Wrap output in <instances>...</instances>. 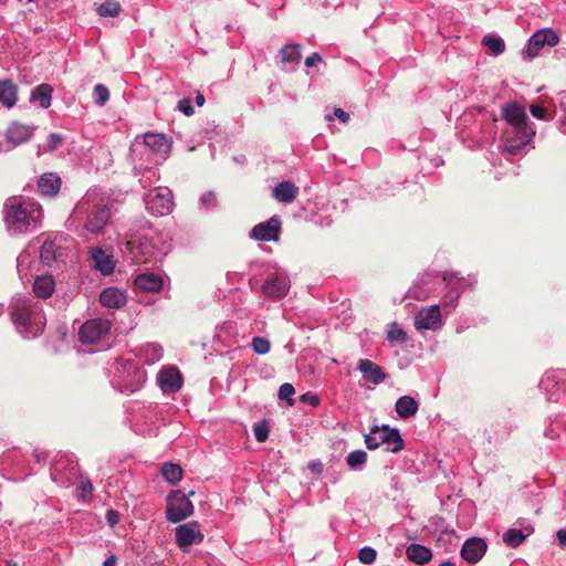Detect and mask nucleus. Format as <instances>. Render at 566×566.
Returning <instances> with one entry per match:
<instances>
[{"instance_id": "obj_55", "label": "nucleus", "mask_w": 566, "mask_h": 566, "mask_svg": "<svg viewBox=\"0 0 566 566\" xmlns=\"http://www.w3.org/2000/svg\"><path fill=\"white\" fill-rule=\"evenodd\" d=\"M193 494H195V491H190V492H189L188 494H186V495L189 497V496H193Z\"/></svg>"}, {"instance_id": "obj_54", "label": "nucleus", "mask_w": 566, "mask_h": 566, "mask_svg": "<svg viewBox=\"0 0 566 566\" xmlns=\"http://www.w3.org/2000/svg\"><path fill=\"white\" fill-rule=\"evenodd\" d=\"M439 566H454V564L450 560H446V562L441 563Z\"/></svg>"}, {"instance_id": "obj_19", "label": "nucleus", "mask_w": 566, "mask_h": 566, "mask_svg": "<svg viewBox=\"0 0 566 566\" xmlns=\"http://www.w3.org/2000/svg\"><path fill=\"white\" fill-rule=\"evenodd\" d=\"M298 195V187L291 181H282L277 184L273 190L272 196L280 202L290 203L296 199Z\"/></svg>"}, {"instance_id": "obj_8", "label": "nucleus", "mask_w": 566, "mask_h": 566, "mask_svg": "<svg viewBox=\"0 0 566 566\" xmlns=\"http://www.w3.org/2000/svg\"><path fill=\"white\" fill-rule=\"evenodd\" d=\"M559 42V36L552 29H542L536 31L527 43V55L535 57L539 54L541 50L545 46H555Z\"/></svg>"}, {"instance_id": "obj_14", "label": "nucleus", "mask_w": 566, "mask_h": 566, "mask_svg": "<svg viewBox=\"0 0 566 566\" xmlns=\"http://www.w3.org/2000/svg\"><path fill=\"white\" fill-rule=\"evenodd\" d=\"M262 291L268 297L281 298L287 294L289 284L284 277L270 274L263 283Z\"/></svg>"}, {"instance_id": "obj_1", "label": "nucleus", "mask_w": 566, "mask_h": 566, "mask_svg": "<svg viewBox=\"0 0 566 566\" xmlns=\"http://www.w3.org/2000/svg\"><path fill=\"white\" fill-rule=\"evenodd\" d=\"M42 219L41 206L31 199L10 197L4 202V221L15 233H25L39 227Z\"/></svg>"}, {"instance_id": "obj_44", "label": "nucleus", "mask_w": 566, "mask_h": 566, "mask_svg": "<svg viewBox=\"0 0 566 566\" xmlns=\"http://www.w3.org/2000/svg\"><path fill=\"white\" fill-rule=\"evenodd\" d=\"M177 108L182 112L186 116H191L195 113L193 107L191 106L190 98H182L178 102Z\"/></svg>"}, {"instance_id": "obj_27", "label": "nucleus", "mask_w": 566, "mask_h": 566, "mask_svg": "<svg viewBox=\"0 0 566 566\" xmlns=\"http://www.w3.org/2000/svg\"><path fill=\"white\" fill-rule=\"evenodd\" d=\"M52 92L53 87L50 84H40L31 92L30 99L39 101L41 107L49 108L51 105Z\"/></svg>"}, {"instance_id": "obj_29", "label": "nucleus", "mask_w": 566, "mask_h": 566, "mask_svg": "<svg viewBox=\"0 0 566 566\" xmlns=\"http://www.w3.org/2000/svg\"><path fill=\"white\" fill-rule=\"evenodd\" d=\"M12 321L20 326H28L31 319V310L28 305L17 303L11 308Z\"/></svg>"}, {"instance_id": "obj_18", "label": "nucleus", "mask_w": 566, "mask_h": 566, "mask_svg": "<svg viewBox=\"0 0 566 566\" xmlns=\"http://www.w3.org/2000/svg\"><path fill=\"white\" fill-rule=\"evenodd\" d=\"M32 136V128L20 123H12L7 129L8 140L14 145H21Z\"/></svg>"}, {"instance_id": "obj_32", "label": "nucleus", "mask_w": 566, "mask_h": 566, "mask_svg": "<svg viewBox=\"0 0 566 566\" xmlns=\"http://www.w3.org/2000/svg\"><path fill=\"white\" fill-rule=\"evenodd\" d=\"M122 11V6L115 0H105L96 8V12L102 17H117Z\"/></svg>"}, {"instance_id": "obj_51", "label": "nucleus", "mask_w": 566, "mask_h": 566, "mask_svg": "<svg viewBox=\"0 0 566 566\" xmlns=\"http://www.w3.org/2000/svg\"><path fill=\"white\" fill-rule=\"evenodd\" d=\"M556 537L560 547L566 546V530L560 528L556 533Z\"/></svg>"}, {"instance_id": "obj_50", "label": "nucleus", "mask_w": 566, "mask_h": 566, "mask_svg": "<svg viewBox=\"0 0 566 566\" xmlns=\"http://www.w3.org/2000/svg\"><path fill=\"white\" fill-rule=\"evenodd\" d=\"M334 115L339 119L342 120L343 123H347L349 120V114L347 112H345L344 109L342 108H335L334 109Z\"/></svg>"}, {"instance_id": "obj_39", "label": "nucleus", "mask_w": 566, "mask_h": 566, "mask_svg": "<svg viewBox=\"0 0 566 566\" xmlns=\"http://www.w3.org/2000/svg\"><path fill=\"white\" fill-rule=\"evenodd\" d=\"M294 394H295V389H294L293 385H291L289 382H284L283 385L280 386L279 398L281 400H286L290 406L294 405V400L292 399V396Z\"/></svg>"}, {"instance_id": "obj_9", "label": "nucleus", "mask_w": 566, "mask_h": 566, "mask_svg": "<svg viewBox=\"0 0 566 566\" xmlns=\"http://www.w3.org/2000/svg\"><path fill=\"white\" fill-rule=\"evenodd\" d=\"M125 253L135 263H146L153 255V245L146 238H134L126 241Z\"/></svg>"}, {"instance_id": "obj_15", "label": "nucleus", "mask_w": 566, "mask_h": 566, "mask_svg": "<svg viewBox=\"0 0 566 566\" xmlns=\"http://www.w3.org/2000/svg\"><path fill=\"white\" fill-rule=\"evenodd\" d=\"M358 369L363 377L373 385H379L386 379L384 369L369 359H359Z\"/></svg>"}, {"instance_id": "obj_38", "label": "nucleus", "mask_w": 566, "mask_h": 566, "mask_svg": "<svg viewBox=\"0 0 566 566\" xmlns=\"http://www.w3.org/2000/svg\"><path fill=\"white\" fill-rule=\"evenodd\" d=\"M252 348L259 355H265L271 348V343L265 337L255 336L252 339Z\"/></svg>"}, {"instance_id": "obj_23", "label": "nucleus", "mask_w": 566, "mask_h": 566, "mask_svg": "<svg viewBox=\"0 0 566 566\" xmlns=\"http://www.w3.org/2000/svg\"><path fill=\"white\" fill-rule=\"evenodd\" d=\"M61 188V179L57 175L49 172L41 176L38 189L43 196H54Z\"/></svg>"}, {"instance_id": "obj_49", "label": "nucleus", "mask_w": 566, "mask_h": 566, "mask_svg": "<svg viewBox=\"0 0 566 566\" xmlns=\"http://www.w3.org/2000/svg\"><path fill=\"white\" fill-rule=\"evenodd\" d=\"M322 61H323V59H322L321 54H318L317 52H314L305 59V66L313 67L316 64L321 63Z\"/></svg>"}, {"instance_id": "obj_17", "label": "nucleus", "mask_w": 566, "mask_h": 566, "mask_svg": "<svg viewBox=\"0 0 566 566\" xmlns=\"http://www.w3.org/2000/svg\"><path fill=\"white\" fill-rule=\"evenodd\" d=\"M134 285L143 292H158L163 286V279L155 273H144L136 276Z\"/></svg>"}, {"instance_id": "obj_34", "label": "nucleus", "mask_w": 566, "mask_h": 566, "mask_svg": "<svg viewBox=\"0 0 566 566\" xmlns=\"http://www.w3.org/2000/svg\"><path fill=\"white\" fill-rule=\"evenodd\" d=\"M525 538L526 535L523 533V531L517 528H509L502 536L503 542L513 548L520 546Z\"/></svg>"}, {"instance_id": "obj_47", "label": "nucleus", "mask_w": 566, "mask_h": 566, "mask_svg": "<svg viewBox=\"0 0 566 566\" xmlns=\"http://www.w3.org/2000/svg\"><path fill=\"white\" fill-rule=\"evenodd\" d=\"M120 520V514L115 510H107L106 521L109 526H115Z\"/></svg>"}, {"instance_id": "obj_37", "label": "nucleus", "mask_w": 566, "mask_h": 566, "mask_svg": "<svg viewBox=\"0 0 566 566\" xmlns=\"http://www.w3.org/2000/svg\"><path fill=\"white\" fill-rule=\"evenodd\" d=\"M366 461L367 453L364 450L352 451L346 458V462L352 469H356L358 465L366 463Z\"/></svg>"}, {"instance_id": "obj_28", "label": "nucleus", "mask_w": 566, "mask_h": 566, "mask_svg": "<svg viewBox=\"0 0 566 566\" xmlns=\"http://www.w3.org/2000/svg\"><path fill=\"white\" fill-rule=\"evenodd\" d=\"M161 475L172 485L178 484L182 479V469L179 464L166 462L161 467Z\"/></svg>"}, {"instance_id": "obj_42", "label": "nucleus", "mask_w": 566, "mask_h": 566, "mask_svg": "<svg viewBox=\"0 0 566 566\" xmlns=\"http://www.w3.org/2000/svg\"><path fill=\"white\" fill-rule=\"evenodd\" d=\"M253 433L258 442H264L269 438V429L265 423H256L253 427Z\"/></svg>"}, {"instance_id": "obj_40", "label": "nucleus", "mask_w": 566, "mask_h": 566, "mask_svg": "<svg viewBox=\"0 0 566 566\" xmlns=\"http://www.w3.org/2000/svg\"><path fill=\"white\" fill-rule=\"evenodd\" d=\"M377 556L376 551L373 547L365 546L358 553V559L360 563L369 565L375 562Z\"/></svg>"}, {"instance_id": "obj_22", "label": "nucleus", "mask_w": 566, "mask_h": 566, "mask_svg": "<svg viewBox=\"0 0 566 566\" xmlns=\"http://www.w3.org/2000/svg\"><path fill=\"white\" fill-rule=\"evenodd\" d=\"M18 101V86L11 80L0 81V103L11 108Z\"/></svg>"}, {"instance_id": "obj_46", "label": "nucleus", "mask_w": 566, "mask_h": 566, "mask_svg": "<svg viewBox=\"0 0 566 566\" xmlns=\"http://www.w3.org/2000/svg\"><path fill=\"white\" fill-rule=\"evenodd\" d=\"M530 112L534 117H536L538 119H545V116H546L545 107L537 105V104H532L530 106Z\"/></svg>"}, {"instance_id": "obj_12", "label": "nucleus", "mask_w": 566, "mask_h": 566, "mask_svg": "<svg viewBox=\"0 0 566 566\" xmlns=\"http://www.w3.org/2000/svg\"><path fill=\"white\" fill-rule=\"evenodd\" d=\"M111 219V209L107 206L96 207L85 222V230L92 234H99Z\"/></svg>"}, {"instance_id": "obj_26", "label": "nucleus", "mask_w": 566, "mask_h": 566, "mask_svg": "<svg viewBox=\"0 0 566 566\" xmlns=\"http://www.w3.org/2000/svg\"><path fill=\"white\" fill-rule=\"evenodd\" d=\"M418 408L419 405L417 400L410 396H402L396 402V412L402 419H408L415 416Z\"/></svg>"}, {"instance_id": "obj_3", "label": "nucleus", "mask_w": 566, "mask_h": 566, "mask_svg": "<svg viewBox=\"0 0 566 566\" xmlns=\"http://www.w3.org/2000/svg\"><path fill=\"white\" fill-rule=\"evenodd\" d=\"M195 512L192 502L180 490L169 492L166 497V520L170 523H179Z\"/></svg>"}, {"instance_id": "obj_11", "label": "nucleus", "mask_w": 566, "mask_h": 566, "mask_svg": "<svg viewBox=\"0 0 566 566\" xmlns=\"http://www.w3.org/2000/svg\"><path fill=\"white\" fill-rule=\"evenodd\" d=\"M488 549V544L483 538L471 537L464 542L460 551L461 557L468 563L475 564L482 559Z\"/></svg>"}, {"instance_id": "obj_48", "label": "nucleus", "mask_w": 566, "mask_h": 566, "mask_svg": "<svg viewBox=\"0 0 566 566\" xmlns=\"http://www.w3.org/2000/svg\"><path fill=\"white\" fill-rule=\"evenodd\" d=\"M300 400L303 402H308L311 406L316 407L319 403V398L317 395H313L311 392L303 394L300 397Z\"/></svg>"}, {"instance_id": "obj_36", "label": "nucleus", "mask_w": 566, "mask_h": 566, "mask_svg": "<svg viewBox=\"0 0 566 566\" xmlns=\"http://www.w3.org/2000/svg\"><path fill=\"white\" fill-rule=\"evenodd\" d=\"M387 338L389 340L405 343L408 339L407 333L398 325V323L394 322L389 325V329L387 332Z\"/></svg>"}, {"instance_id": "obj_7", "label": "nucleus", "mask_w": 566, "mask_h": 566, "mask_svg": "<svg viewBox=\"0 0 566 566\" xmlns=\"http://www.w3.org/2000/svg\"><path fill=\"white\" fill-rule=\"evenodd\" d=\"M176 543L182 552H187L193 544H200L203 541V534L200 531L198 522L181 524L175 530Z\"/></svg>"}, {"instance_id": "obj_10", "label": "nucleus", "mask_w": 566, "mask_h": 566, "mask_svg": "<svg viewBox=\"0 0 566 566\" xmlns=\"http://www.w3.org/2000/svg\"><path fill=\"white\" fill-rule=\"evenodd\" d=\"M441 325V312L439 305L421 308L415 317V327L418 331L437 329Z\"/></svg>"}, {"instance_id": "obj_13", "label": "nucleus", "mask_w": 566, "mask_h": 566, "mask_svg": "<svg viewBox=\"0 0 566 566\" xmlns=\"http://www.w3.org/2000/svg\"><path fill=\"white\" fill-rule=\"evenodd\" d=\"M281 228L280 219L274 216L266 222H261L252 229V237L261 241H276Z\"/></svg>"}, {"instance_id": "obj_6", "label": "nucleus", "mask_w": 566, "mask_h": 566, "mask_svg": "<svg viewBox=\"0 0 566 566\" xmlns=\"http://www.w3.org/2000/svg\"><path fill=\"white\" fill-rule=\"evenodd\" d=\"M109 331V321L102 318L91 319L84 323L80 328L78 338L82 344H96L103 339Z\"/></svg>"}, {"instance_id": "obj_33", "label": "nucleus", "mask_w": 566, "mask_h": 566, "mask_svg": "<svg viewBox=\"0 0 566 566\" xmlns=\"http://www.w3.org/2000/svg\"><path fill=\"white\" fill-rule=\"evenodd\" d=\"M41 262L51 265L56 259V248L52 240H45L40 250Z\"/></svg>"}, {"instance_id": "obj_4", "label": "nucleus", "mask_w": 566, "mask_h": 566, "mask_svg": "<svg viewBox=\"0 0 566 566\" xmlns=\"http://www.w3.org/2000/svg\"><path fill=\"white\" fill-rule=\"evenodd\" d=\"M365 443L369 450H375L381 444L394 443L390 449L392 453H398L403 449V440L398 429H390L388 426H374L370 432L365 436Z\"/></svg>"}, {"instance_id": "obj_35", "label": "nucleus", "mask_w": 566, "mask_h": 566, "mask_svg": "<svg viewBox=\"0 0 566 566\" xmlns=\"http://www.w3.org/2000/svg\"><path fill=\"white\" fill-rule=\"evenodd\" d=\"M482 44L486 46L493 55H500L505 51V43L500 36L485 35Z\"/></svg>"}, {"instance_id": "obj_30", "label": "nucleus", "mask_w": 566, "mask_h": 566, "mask_svg": "<svg viewBox=\"0 0 566 566\" xmlns=\"http://www.w3.org/2000/svg\"><path fill=\"white\" fill-rule=\"evenodd\" d=\"M144 144L156 153L165 151L168 148L167 138L163 134H145Z\"/></svg>"}, {"instance_id": "obj_41", "label": "nucleus", "mask_w": 566, "mask_h": 566, "mask_svg": "<svg viewBox=\"0 0 566 566\" xmlns=\"http://www.w3.org/2000/svg\"><path fill=\"white\" fill-rule=\"evenodd\" d=\"M94 95L96 96V104L99 106H103L109 99V91L103 84L95 85Z\"/></svg>"}, {"instance_id": "obj_45", "label": "nucleus", "mask_w": 566, "mask_h": 566, "mask_svg": "<svg viewBox=\"0 0 566 566\" xmlns=\"http://www.w3.org/2000/svg\"><path fill=\"white\" fill-rule=\"evenodd\" d=\"M62 144V137L59 134H51L48 137L46 150H55Z\"/></svg>"}, {"instance_id": "obj_53", "label": "nucleus", "mask_w": 566, "mask_h": 566, "mask_svg": "<svg viewBox=\"0 0 566 566\" xmlns=\"http://www.w3.org/2000/svg\"><path fill=\"white\" fill-rule=\"evenodd\" d=\"M205 102H206L205 96H203L200 92H198V93H197V96H196V104H197L199 107H201V106H203V105H205Z\"/></svg>"}, {"instance_id": "obj_2", "label": "nucleus", "mask_w": 566, "mask_h": 566, "mask_svg": "<svg viewBox=\"0 0 566 566\" xmlns=\"http://www.w3.org/2000/svg\"><path fill=\"white\" fill-rule=\"evenodd\" d=\"M503 119L513 127L515 138H507L506 149L510 154L516 155L525 147L535 135V130L528 123L525 108L517 103H507L502 107Z\"/></svg>"}, {"instance_id": "obj_21", "label": "nucleus", "mask_w": 566, "mask_h": 566, "mask_svg": "<svg viewBox=\"0 0 566 566\" xmlns=\"http://www.w3.org/2000/svg\"><path fill=\"white\" fill-rule=\"evenodd\" d=\"M99 302L109 308H120L126 303V296L117 287H107L101 293Z\"/></svg>"}, {"instance_id": "obj_20", "label": "nucleus", "mask_w": 566, "mask_h": 566, "mask_svg": "<svg viewBox=\"0 0 566 566\" xmlns=\"http://www.w3.org/2000/svg\"><path fill=\"white\" fill-rule=\"evenodd\" d=\"M92 260L94 261V268L104 275L111 274L115 269L113 255L107 254L99 248L92 250Z\"/></svg>"}, {"instance_id": "obj_24", "label": "nucleus", "mask_w": 566, "mask_h": 566, "mask_svg": "<svg viewBox=\"0 0 566 566\" xmlns=\"http://www.w3.org/2000/svg\"><path fill=\"white\" fill-rule=\"evenodd\" d=\"M55 287V282L51 275L38 276L33 283V292L39 298H49Z\"/></svg>"}, {"instance_id": "obj_43", "label": "nucleus", "mask_w": 566, "mask_h": 566, "mask_svg": "<svg viewBox=\"0 0 566 566\" xmlns=\"http://www.w3.org/2000/svg\"><path fill=\"white\" fill-rule=\"evenodd\" d=\"M78 496L82 497L84 501L87 500V497H91L92 496V493H93V485L92 483L86 480V481H81L80 483V486H78Z\"/></svg>"}, {"instance_id": "obj_5", "label": "nucleus", "mask_w": 566, "mask_h": 566, "mask_svg": "<svg viewBox=\"0 0 566 566\" xmlns=\"http://www.w3.org/2000/svg\"><path fill=\"white\" fill-rule=\"evenodd\" d=\"M145 205L150 214L167 216L172 211L174 206L171 191L168 188H155L146 195Z\"/></svg>"}, {"instance_id": "obj_31", "label": "nucleus", "mask_w": 566, "mask_h": 566, "mask_svg": "<svg viewBox=\"0 0 566 566\" xmlns=\"http://www.w3.org/2000/svg\"><path fill=\"white\" fill-rule=\"evenodd\" d=\"M281 62L297 63L302 59L300 44H286L280 50Z\"/></svg>"}, {"instance_id": "obj_52", "label": "nucleus", "mask_w": 566, "mask_h": 566, "mask_svg": "<svg viewBox=\"0 0 566 566\" xmlns=\"http://www.w3.org/2000/svg\"><path fill=\"white\" fill-rule=\"evenodd\" d=\"M117 562V558L115 555H111L103 563V566H115Z\"/></svg>"}, {"instance_id": "obj_25", "label": "nucleus", "mask_w": 566, "mask_h": 566, "mask_svg": "<svg viewBox=\"0 0 566 566\" xmlns=\"http://www.w3.org/2000/svg\"><path fill=\"white\" fill-rule=\"evenodd\" d=\"M406 554L411 562L418 565H424L429 563L432 558L431 551L421 544L409 545L407 547Z\"/></svg>"}, {"instance_id": "obj_56", "label": "nucleus", "mask_w": 566, "mask_h": 566, "mask_svg": "<svg viewBox=\"0 0 566 566\" xmlns=\"http://www.w3.org/2000/svg\"><path fill=\"white\" fill-rule=\"evenodd\" d=\"M32 0H28V2H31Z\"/></svg>"}, {"instance_id": "obj_16", "label": "nucleus", "mask_w": 566, "mask_h": 566, "mask_svg": "<svg viewBox=\"0 0 566 566\" xmlns=\"http://www.w3.org/2000/svg\"><path fill=\"white\" fill-rule=\"evenodd\" d=\"M159 381L165 392H176L182 386V376L176 367H170L161 370Z\"/></svg>"}]
</instances>
